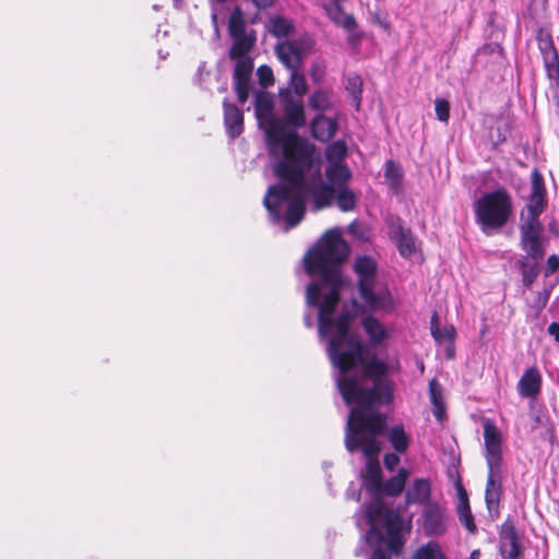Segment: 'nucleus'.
I'll return each instance as SVG.
<instances>
[{
    "label": "nucleus",
    "mask_w": 559,
    "mask_h": 559,
    "mask_svg": "<svg viewBox=\"0 0 559 559\" xmlns=\"http://www.w3.org/2000/svg\"><path fill=\"white\" fill-rule=\"evenodd\" d=\"M349 252L338 230H328L304 258L306 273L313 277L306 289V305L318 309L319 337L328 340L326 353L345 404L352 408L376 409L393 400L389 366L376 356L368 358L362 342L350 332L360 306L352 300L335 317L341 299V264Z\"/></svg>",
    "instance_id": "obj_1"
},
{
    "label": "nucleus",
    "mask_w": 559,
    "mask_h": 559,
    "mask_svg": "<svg viewBox=\"0 0 559 559\" xmlns=\"http://www.w3.org/2000/svg\"><path fill=\"white\" fill-rule=\"evenodd\" d=\"M283 150L281 154H283ZM273 174L289 186L271 185L263 199L272 224L284 230L296 227L306 213V200L313 211L330 207L334 202V188L324 182L320 165L314 162L313 147L308 143L297 146L292 154L271 164Z\"/></svg>",
    "instance_id": "obj_2"
},
{
    "label": "nucleus",
    "mask_w": 559,
    "mask_h": 559,
    "mask_svg": "<svg viewBox=\"0 0 559 559\" xmlns=\"http://www.w3.org/2000/svg\"><path fill=\"white\" fill-rule=\"evenodd\" d=\"M385 417L377 409L350 408L345 428V448L353 453L362 450L366 457L371 461L380 451L377 440L383 435Z\"/></svg>",
    "instance_id": "obj_3"
},
{
    "label": "nucleus",
    "mask_w": 559,
    "mask_h": 559,
    "mask_svg": "<svg viewBox=\"0 0 559 559\" xmlns=\"http://www.w3.org/2000/svg\"><path fill=\"white\" fill-rule=\"evenodd\" d=\"M254 111L259 121H264L267 126L265 129V141L271 158V164L282 158L283 155L292 154L297 146L304 145L296 131L285 129L281 118L273 115V99L265 93L257 94L254 97Z\"/></svg>",
    "instance_id": "obj_4"
},
{
    "label": "nucleus",
    "mask_w": 559,
    "mask_h": 559,
    "mask_svg": "<svg viewBox=\"0 0 559 559\" xmlns=\"http://www.w3.org/2000/svg\"><path fill=\"white\" fill-rule=\"evenodd\" d=\"M484 456L488 466L485 501L490 516L499 513L502 495V436L489 419L484 421Z\"/></svg>",
    "instance_id": "obj_5"
},
{
    "label": "nucleus",
    "mask_w": 559,
    "mask_h": 559,
    "mask_svg": "<svg viewBox=\"0 0 559 559\" xmlns=\"http://www.w3.org/2000/svg\"><path fill=\"white\" fill-rule=\"evenodd\" d=\"M366 519L370 528L366 534L368 544L386 543L391 551L399 552L403 548V521L400 514L390 510L377 499L366 507Z\"/></svg>",
    "instance_id": "obj_6"
},
{
    "label": "nucleus",
    "mask_w": 559,
    "mask_h": 559,
    "mask_svg": "<svg viewBox=\"0 0 559 559\" xmlns=\"http://www.w3.org/2000/svg\"><path fill=\"white\" fill-rule=\"evenodd\" d=\"M475 222L490 236L503 228L513 215V199L504 187L484 193L474 202Z\"/></svg>",
    "instance_id": "obj_7"
},
{
    "label": "nucleus",
    "mask_w": 559,
    "mask_h": 559,
    "mask_svg": "<svg viewBox=\"0 0 559 559\" xmlns=\"http://www.w3.org/2000/svg\"><path fill=\"white\" fill-rule=\"evenodd\" d=\"M378 264L368 255H360L354 262V272L358 277V292L366 307L371 311L391 312L394 300L389 289L374 290Z\"/></svg>",
    "instance_id": "obj_8"
},
{
    "label": "nucleus",
    "mask_w": 559,
    "mask_h": 559,
    "mask_svg": "<svg viewBox=\"0 0 559 559\" xmlns=\"http://www.w3.org/2000/svg\"><path fill=\"white\" fill-rule=\"evenodd\" d=\"M420 521L426 536L439 537L447 533L450 515L443 504L433 501L423 507Z\"/></svg>",
    "instance_id": "obj_9"
},
{
    "label": "nucleus",
    "mask_w": 559,
    "mask_h": 559,
    "mask_svg": "<svg viewBox=\"0 0 559 559\" xmlns=\"http://www.w3.org/2000/svg\"><path fill=\"white\" fill-rule=\"evenodd\" d=\"M547 207L546 187L543 175L534 169L531 175V192L527 203L521 212V219L540 221V215Z\"/></svg>",
    "instance_id": "obj_10"
},
{
    "label": "nucleus",
    "mask_w": 559,
    "mask_h": 559,
    "mask_svg": "<svg viewBox=\"0 0 559 559\" xmlns=\"http://www.w3.org/2000/svg\"><path fill=\"white\" fill-rule=\"evenodd\" d=\"M543 224L540 221L521 219L520 239L521 247L526 252L525 257L539 261L545 254L543 246Z\"/></svg>",
    "instance_id": "obj_11"
},
{
    "label": "nucleus",
    "mask_w": 559,
    "mask_h": 559,
    "mask_svg": "<svg viewBox=\"0 0 559 559\" xmlns=\"http://www.w3.org/2000/svg\"><path fill=\"white\" fill-rule=\"evenodd\" d=\"M311 39L286 40L277 44L275 51L278 60L290 71L298 70L302 58L312 48Z\"/></svg>",
    "instance_id": "obj_12"
},
{
    "label": "nucleus",
    "mask_w": 559,
    "mask_h": 559,
    "mask_svg": "<svg viewBox=\"0 0 559 559\" xmlns=\"http://www.w3.org/2000/svg\"><path fill=\"white\" fill-rule=\"evenodd\" d=\"M280 97L283 106L284 126L300 129L306 126V112L304 102L296 98L289 90H281Z\"/></svg>",
    "instance_id": "obj_13"
},
{
    "label": "nucleus",
    "mask_w": 559,
    "mask_h": 559,
    "mask_svg": "<svg viewBox=\"0 0 559 559\" xmlns=\"http://www.w3.org/2000/svg\"><path fill=\"white\" fill-rule=\"evenodd\" d=\"M389 237L395 243L403 258H411L417 250L416 238L411 228L406 227L397 217L389 225Z\"/></svg>",
    "instance_id": "obj_14"
},
{
    "label": "nucleus",
    "mask_w": 559,
    "mask_h": 559,
    "mask_svg": "<svg viewBox=\"0 0 559 559\" xmlns=\"http://www.w3.org/2000/svg\"><path fill=\"white\" fill-rule=\"evenodd\" d=\"M499 550L503 559H519L523 554L520 536L512 520L507 519L500 530Z\"/></svg>",
    "instance_id": "obj_15"
},
{
    "label": "nucleus",
    "mask_w": 559,
    "mask_h": 559,
    "mask_svg": "<svg viewBox=\"0 0 559 559\" xmlns=\"http://www.w3.org/2000/svg\"><path fill=\"white\" fill-rule=\"evenodd\" d=\"M542 384L540 371L536 367H530L525 369L518 382V393L524 399H535L542 391Z\"/></svg>",
    "instance_id": "obj_16"
},
{
    "label": "nucleus",
    "mask_w": 559,
    "mask_h": 559,
    "mask_svg": "<svg viewBox=\"0 0 559 559\" xmlns=\"http://www.w3.org/2000/svg\"><path fill=\"white\" fill-rule=\"evenodd\" d=\"M431 481L428 478H415L405 490V501L407 504H418L425 507L431 500Z\"/></svg>",
    "instance_id": "obj_17"
},
{
    "label": "nucleus",
    "mask_w": 559,
    "mask_h": 559,
    "mask_svg": "<svg viewBox=\"0 0 559 559\" xmlns=\"http://www.w3.org/2000/svg\"><path fill=\"white\" fill-rule=\"evenodd\" d=\"M224 126L227 135L235 140L243 132V112L227 99L223 102Z\"/></svg>",
    "instance_id": "obj_18"
},
{
    "label": "nucleus",
    "mask_w": 559,
    "mask_h": 559,
    "mask_svg": "<svg viewBox=\"0 0 559 559\" xmlns=\"http://www.w3.org/2000/svg\"><path fill=\"white\" fill-rule=\"evenodd\" d=\"M455 489L459 498L456 507L459 521L468 532L474 533L476 531V524L471 511L468 495L460 478L455 480Z\"/></svg>",
    "instance_id": "obj_19"
},
{
    "label": "nucleus",
    "mask_w": 559,
    "mask_h": 559,
    "mask_svg": "<svg viewBox=\"0 0 559 559\" xmlns=\"http://www.w3.org/2000/svg\"><path fill=\"white\" fill-rule=\"evenodd\" d=\"M310 129L316 140L326 142L335 135L337 123L334 119L320 114L311 121Z\"/></svg>",
    "instance_id": "obj_20"
},
{
    "label": "nucleus",
    "mask_w": 559,
    "mask_h": 559,
    "mask_svg": "<svg viewBox=\"0 0 559 559\" xmlns=\"http://www.w3.org/2000/svg\"><path fill=\"white\" fill-rule=\"evenodd\" d=\"M323 9L326 12L329 19L335 25L343 27L347 32H352L356 28L357 23L355 17L352 14L345 13L341 3H324Z\"/></svg>",
    "instance_id": "obj_21"
},
{
    "label": "nucleus",
    "mask_w": 559,
    "mask_h": 559,
    "mask_svg": "<svg viewBox=\"0 0 559 559\" xmlns=\"http://www.w3.org/2000/svg\"><path fill=\"white\" fill-rule=\"evenodd\" d=\"M364 487L377 498L383 495L382 472L378 463L369 461L362 480Z\"/></svg>",
    "instance_id": "obj_22"
},
{
    "label": "nucleus",
    "mask_w": 559,
    "mask_h": 559,
    "mask_svg": "<svg viewBox=\"0 0 559 559\" xmlns=\"http://www.w3.org/2000/svg\"><path fill=\"white\" fill-rule=\"evenodd\" d=\"M429 400L435 418L442 424L447 416V407L443 400V389L437 379L429 381Z\"/></svg>",
    "instance_id": "obj_23"
},
{
    "label": "nucleus",
    "mask_w": 559,
    "mask_h": 559,
    "mask_svg": "<svg viewBox=\"0 0 559 559\" xmlns=\"http://www.w3.org/2000/svg\"><path fill=\"white\" fill-rule=\"evenodd\" d=\"M334 202L337 209L342 212H352L357 205V193L347 185H341L334 188Z\"/></svg>",
    "instance_id": "obj_24"
},
{
    "label": "nucleus",
    "mask_w": 559,
    "mask_h": 559,
    "mask_svg": "<svg viewBox=\"0 0 559 559\" xmlns=\"http://www.w3.org/2000/svg\"><path fill=\"white\" fill-rule=\"evenodd\" d=\"M383 435L386 436L389 442L396 453H405L409 445V436L406 433L402 424L394 425L391 428H384Z\"/></svg>",
    "instance_id": "obj_25"
},
{
    "label": "nucleus",
    "mask_w": 559,
    "mask_h": 559,
    "mask_svg": "<svg viewBox=\"0 0 559 559\" xmlns=\"http://www.w3.org/2000/svg\"><path fill=\"white\" fill-rule=\"evenodd\" d=\"M361 324L372 345H379L389 336L385 328L372 316L366 317Z\"/></svg>",
    "instance_id": "obj_26"
},
{
    "label": "nucleus",
    "mask_w": 559,
    "mask_h": 559,
    "mask_svg": "<svg viewBox=\"0 0 559 559\" xmlns=\"http://www.w3.org/2000/svg\"><path fill=\"white\" fill-rule=\"evenodd\" d=\"M528 258L530 257H521L515 262V266L520 271L522 276V283L527 288H530L534 284L539 274L538 261L533 260V262L531 263L527 260Z\"/></svg>",
    "instance_id": "obj_27"
},
{
    "label": "nucleus",
    "mask_w": 559,
    "mask_h": 559,
    "mask_svg": "<svg viewBox=\"0 0 559 559\" xmlns=\"http://www.w3.org/2000/svg\"><path fill=\"white\" fill-rule=\"evenodd\" d=\"M325 175L330 182L329 185H331L333 188H337L341 185L347 183V181L352 178V170L347 165L343 163H334L328 165Z\"/></svg>",
    "instance_id": "obj_28"
},
{
    "label": "nucleus",
    "mask_w": 559,
    "mask_h": 559,
    "mask_svg": "<svg viewBox=\"0 0 559 559\" xmlns=\"http://www.w3.org/2000/svg\"><path fill=\"white\" fill-rule=\"evenodd\" d=\"M408 475V471L405 467H401L395 476H392L383 484V493L390 497L401 495L405 489Z\"/></svg>",
    "instance_id": "obj_29"
},
{
    "label": "nucleus",
    "mask_w": 559,
    "mask_h": 559,
    "mask_svg": "<svg viewBox=\"0 0 559 559\" xmlns=\"http://www.w3.org/2000/svg\"><path fill=\"white\" fill-rule=\"evenodd\" d=\"M235 69L233 73V84H250L252 71H253V61L251 58H240V60H235Z\"/></svg>",
    "instance_id": "obj_30"
},
{
    "label": "nucleus",
    "mask_w": 559,
    "mask_h": 559,
    "mask_svg": "<svg viewBox=\"0 0 559 559\" xmlns=\"http://www.w3.org/2000/svg\"><path fill=\"white\" fill-rule=\"evenodd\" d=\"M308 105L312 110L326 111L333 107L332 92L324 88L316 90L308 98Z\"/></svg>",
    "instance_id": "obj_31"
},
{
    "label": "nucleus",
    "mask_w": 559,
    "mask_h": 559,
    "mask_svg": "<svg viewBox=\"0 0 559 559\" xmlns=\"http://www.w3.org/2000/svg\"><path fill=\"white\" fill-rule=\"evenodd\" d=\"M430 330L431 335L435 338V341L439 344L448 342L452 344L454 342L456 332L455 329L451 326L440 328L438 324V316L437 313H433L430 319Z\"/></svg>",
    "instance_id": "obj_32"
},
{
    "label": "nucleus",
    "mask_w": 559,
    "mask_h": 559,
    "mask_svg": "<svg viewBox=\"0 0 559 559\" xmlns=\"http://www.w3.org/2000/svg\"><path fill=\"white\" fill-rule=\"evenodd\" d=\"M234 41L229 50V57L233 60H240V58H250L248 51L251 49L252 39L247 35L233 37Z\"/></svg>",
    "instance_id": "obj_33"
},
{
    "label": "nucleus",
    "mask_w": 559,
    "mask_h": 559,
    "mask_svg": "<svg viewBox=\"0 0 559 559\" xmlns=\"http://www.w3.org/2000/svg\"><path fill=\"white\" fill-rule=\"evenodd\" d=\"M228 32L231 37L246 35L243 12L239 7H235L229 15Z\"/></svg>",
    "instance_id": "obj_34"
},
{
    "label": "nucleus",
    "mask_w": 559,
    "mask_h": 559,
    "mask_svg": "<svg viewBox=\"0 0 559 559\" xmlns=\"http://www.w3.org/2000/svg\"><path fill=\"white\" fill-rule=\"evenodd\" d=\"M286 90H289L296 98L302 99V96L308 92L305 75L299 73L298 70H290L289 86Z\"/></svg>",
    "instance_id": "obj_35"
},
{
    "label": "nucleus",
    "mask_w": 559,
    "mask_h": 559,
    "mask_svg": "<svg viewBox=\"0 0 559 559\" xmlns=\"http://www.w3.org/2000/svg\"><path fill=\"white\" fill-rule=\"evenodd\" d=\"M384 177L392 190H397L402 186V170L397 164L389 159L385 163Z\"/></svg>",
    "instance_id": "obj_36"
},
{
    "label": "nucleus",
    "mask_w": 559,
    "mask_h": 559,
    "mask_svg": "<svg viewBox=\"0 0 559 559\" xmlns=\"http://www.w3.org/2000/svg\"><path fill=\"white\" fill-rule=\"evenodd\" d=\"M347 146L344 141H335L331 143L325 151V157L329 165L334 163H342V160L346 157Z\"/></svg>",
    "instance_id": "obj_37"
},
{
    "label": "nucleus",
    "mask_w": 559,
    "mask_h": 559,
    "mask_svg": "<svg viewBox=\"0 0 559 559\" xmlns=\"http://www.w3.org/2000/svg\"><path fill=\"white\" fill-rule=\"evenodd\" d=\"M269 29L275 37H284L292 33V23L283 16H274L270 19Z\"/></svg>",
    "instance_id": "obj_38"
},
{
    "label": "nucleus",
    "mask_w": 559,
    "mask_h": 559,
    "mask_svg": "<svg viewBox=\"0 0 559 559\" xmlns=\"http://www.w3.org/2000/svg\"><path fill=\"white\" fill-rule=\"evenodd\" d=\"M412 559H445V557L437 543L429 542L418 548Z\"/></svg>",
    "instance_id": "obj_39"
},
{
    "label": "nucleus",
    "mask_w": 559,
    "mask_h": 559,
    "mask_svg": "<svg viewBox=\"0 0 559 559\" xmlns=\"http://www.w3.org/2000/svg\"><path fill=\"white\" fill-rule=\"evenodd\" d=\"M537 44L543 59L558 53L554 39L548 33H539L537 36Z\"/></svg>",
    "instance_id": "obj_40"
},
{
    "label": "nucleus",
    "mask_w": 559,
    "mask_h": 559,
    "mask_svg": "<svg viewBox=\"0 0 559 559\" xmlns=\"http://www.w3.org/2000/svg\"><path fill=\"white\" fill-rule=\"evenodd\" d=\"M361 86L362 81L359 75H352L347 78L346 90L352 95L353 100L356 103L357 109L361 102Z\"/></svg>",
    "instance_id": "obj_41"
},
{
    "label": "nucleus",
    "mask_w": 559,
    "mask_h": 559,
    "mask_svg": "<svg viewBox=\"0 0 559 559\" xmlns=\"http://www.w3.org/2000/svg\"><path fill=\"white\" fill-rule=\"evenodd\" d=\"M546 74L549 80L559 85V55L556 53L543 59Z\"/></svg>",
    "instance_id": "obj_42"
},
{
    "label": "nucleus",
    "mask_w": 559,
    "mask_h": 559,
    "mask_svg": "<svg viewBox=\"0 0 559 559\" xmlns=\"http://www.w3.org/2000/svg\"><path fill=\"white\" fill-rule=\"evenodd\" d=\"M435 111L437 119L441 122H448L450 119V104L444 98H437L435 100Z\"/></svg>",
    "instance_id": "obj_43"
},
{
    "label": "nucleus",
    "mask_w": 559,
    "mask_h": 559,
    "mask_svg": "<svg viewBox=\"0 0 559 559\" xmlns=\"http://www.w3.org/2000/svg\"><path fill=\"white\" fill-rule=\"evenodd\" d=\"M257 75L262 86L267 87L273 85L274 75L272 69L269 66H260L257 70Z\"/></svg>",
    "instance_id": "obj_44"
},
{
    "label": "nucleus",
    "mask_w": 559,
    "mask_h": 559,
    "mask_svg": "<svg viewBox=\"0 0 559 559\" xmlns=\"http://www.w3.org/2000/svg\"><path fill=\"white\" fill-rule=\"evenodd\" d=\"M369 545L373 548L369 559H392V555H399L401 552V550L399 552L391 551L388 545L386 549H384L382 543Z\"/></svg>",
    "instance_id": "obj_45"
},
{
    "label": "nucleus",
    "mask_w": 559,
    "mask_h": 559,
    "mask_svg": "<svg viewBox=\"0 0 559 559\" xmlns=\"http://www.w3.org/2000/svg\"><path fill=\"white\" fill-rule=\"evenodd\" d=\"M227 0H211V3H212V19L214 22H216V19H217V14L215 12V4H223L225 3ZM252 3L254 4V7L258 9V10H264V9H267L273 5L274 3V0H251Z\"/></svg>",
    "instance_id": "obj_46"
},
{
    "label": "nucleus",
    "mask_w": 559,
    "mask_h": 559,
    "mask_svg": "<svg viewBox=\"0 0 559 559\" xmlns=\"http://www.w3.org/2000/svg\"><path fill=\"white\" fill-rule=\"evenodd\" d=\"M558 270H559V255L558 254L549 255L546 261V266L544 269V276L549 277Z\"/></svg>",
    "instance_id": "obj_47"
},
{
    "label": "nucleus",
    "mask_w": 559,
    "mask_h": 559,
    "mask_svg": "<svg viewBox=\"0 0 559 559\" xmlns=\"http://www.w3.org/2000/svg\"><path fill=\"white\" fill-rule=\"evenodd\" d=\"M234 91L237 94L238 102L245 105L249 98L250 84H233Z\"/></svg>",
    "instance_id": "obj_48"
},
{
    "label": "nucleus",
    "mask_w": 559,
    "mask_h": 559,
    "mask_svg": "<svg viewBox=\"0 0 559 559\" xmlns=\"http://www.w3.org/2000/svg\"><path fill=\"white\" fill-rule=\"evenodd\" d=\"M325 70L320 63H313L310 68V78L313 83H321L324 79Z\"/></svg>",
    "instance_id": "obj_49"
},
{
    "label": "nucleus",
    "mask_w": 559,
    "mask_h": 559,
    "mask_svg": "<svg viewBox=\"0 0 559 559\" xmlns=\"http://www.w3.org/2000/svg\"><path fill=\"white\" fill-rule=\"evenodd\" d=\"M399 453H386L383 457V464L389 471H393L400 463Z\"/></svg>",
    "instance_id": "obj_50"
},
{
    "label": "nucleus",
    "mask_w": 559,
    "mask_h": 559,
    "mask_svg": "<svg viewBox=\"0 0 559 559\" xmlns=\"http://www.w3.org/2000/svg\"><path fill=\"white\" fill-rule=\"evenodd\" d=\"M548 333L559 343V323L552 322L548 325Z\"/></svg>",
    "instance_id": "obj_51"
},
{
    "label": "nucleus",
    "mask_w": 559,
    "mask_h": 559,
    "mask_svg": "<svg viewBox=\"0 0 559 559\" xmlns=\"http://www.w3.org/2000/svg\"><path fill=\"white\" fill-rule=\"evenodd\" d=\"M497 130H498L497 142L498 143L504 142L507 140V132L509 131L508 126L506 124L503 132L501 131L500 127H498Z\"/></svg>",
    "instance_id": "obj_52"
},
{
    "label": "nucleus",
    "mask_w": 559,
    "mask_h": 559,
    "mask_svg": "<svg viewBox=\"0 0 559 559\" xmlns=\"http://www.w3.org/2000/svg\"><path fill=\"white\" fill-rule=\"evenodd\" d=\"M304 323L307 328H312L314 324V320L311 313H305L304 316Z\"/></svg>",
    "instance_id": "obj_53"
},
{
    "label": "nucleus",
    "mask_w": 559,
    "mask_h": 559,
    "mask_svg": "<svg viewBox=\"0 0 559 559\" xmlns=\"http://www.w3.org/2000/svg\"><path fill=\"white\" fill-rule=\"evenodd\" d=\"M346 496H347L348 499H354L356 501H358L359 498H360V493L359 492L350 491V489H348L346 491Z\"/></svg>",
    "instance_id": "obj_54"
},
{
    "label": "nucleus",
    "mask_w": 559,
    "mask_h": 559,
    "mask_svg": "<svg viewBox=\"0 0 559 559\" xmlns=\"http://www.w3.org/2000/svg\"><path fill=\"white\" fill-rule=\"evenodd\" d=\"M480 558V550L478 549H475L471 552L469 555V558L468 559H479Z\"/></svg>",
    "instance_id": "obj_55"
},
{
    "label": "nucleus",
    "mask_w": 559,
    "mask_h": 559,
    "mask_svg": "<svg viewBox=\"0 0 559 559\" xmlns=\"http://www.w3.org/2000/svg\"><path fill=\"white\" fill-rule=\"evenodd\" d=\"M445 355H447V357H448V358H450V359H451V358H453V357H454V349H453V347H449V348H447V350H445Z\"/></svg>",
    "instance_id": "obj_56"
},
{
    "label": "nucleus",
    "mask_w": 559,
    "mask_h": 559,
    "mask_svg": "<svg viewBox=\"0 0 559 559\" xmlns=\"http://www.w3.org/2000/svg\"><path fill=\"white\" fill-rule=\"evenodd\" d=\"M418 369H420V371L424 372L425 367L423 361L418 362Z\"/></svg>",
    "instance_id": "obj_57"
},
{
    "label": "nucleus",
    "mask_w": 559,
    "mask_h": 559,
    "mask_svg": "<svg viewBox=\"0 0 559 559\" xmlns=\"http://www.w3.org/2000/svg\"><path fill=\"white\" fill-rule=\"evenodd\" d=\"M329 467H331V463L324 462V463H323V468H325V469H326V468H329Z\"/></svg>",
    "instance_id": "obj_58"
},
{
    "label": "nucleus",
    "mask_w": 559,
    "mask_h": 559,
    "mask_svg": "<svg viewBox=\"0 0 559 559\" xmlns=\"http://www.w3.org/2000/svg\"><path fill=\"white\" fill-rule=\"evenodd\" d=\"M182 0H174L175 5L178 7L181 3Z\"/></svg>",
    "instance_id": "obj_59"
},
{
    "label": "nucleus",
    "mask_w": 559,
    "mask_h": 559,
    "mask_svg": "<svg viewBox=\"0 0 559 559\" xmlns=\"http://www.w3.org/2000/svg\"><path fill=\"white\" fill-rule=\"evenodd\" d=\"M543 298H545V300L548 299V294L547 295H543Z\"/></svg>",
    "instance_id": "obj_60"
},
{
    "label": "nucleus",
    "mask_w": 559,
    "mask_h": 559,
    "mask_svg": "<svg viewBox=\"0 0 559 559\" xmlns=\"http://www.w3.org/2000/svg\"><path fill=\"white\" fill-rule=\"evenodd\" d=\"M543 298H545V300L548 299V294L547 295H543Z\"/></svg>",
    "instance_id": "obj_61"
}]
</instances>
